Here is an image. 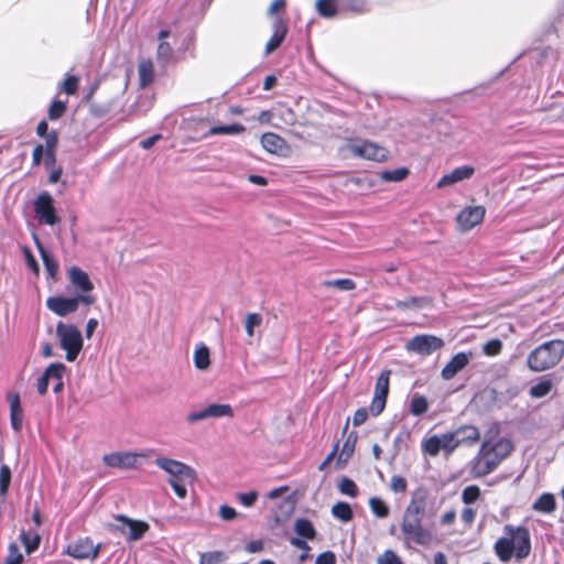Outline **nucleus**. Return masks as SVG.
Returning <instances> with one entry per match:
<instances>
[{
    "label": "nucleus",
    "instance_id": "1",
    "mask_svg": "<svg viewBox=\"0 0 564 564\" xmlns=\"http://www.w3.org/2000/svg\"><path fill=\"white\" fill-rule=\"evenodd\" d=\"M513 445L507 438H500L491 444L487 437L471 462V473L475 477H485L492 473L499 464L512 452Z\"/></svg>",
    "mask_w": 564,
    "mask_h": 564
},
{
    "label": "nucleus",
    "instance_id": "2",
    "mask_svg": "<svg viewBox=\"0 0 564 564\" xmlns=\"http://www.w3.org/2000/svg\"><path fill=\"white\" fill-rule=\"evenodd\" d=\"M564 356V340L552 339L534 348L528 356L530 370L541 372L555 367Z\"/></svg>",
    "mask_w": 564,
    "mask_h": 564
},
{
    "label": "nucleus",
    "instance_id": "3",
    "mask_svg": "<svg viewBox=\"0 0 564 564\" xmlns=\"http://www.w3.org/2000/svg\"><path fill=\"white\" fill-rule=\"evenodd\" d=\"M154 464L170 475L167 482L173 488L175 495L178 498L184 499L187 495L184 481L186 479L193 480L195 477V470L180 460L164 456L155 458Z\"/></svg>",
    "mask_w": 564,
    "mask_h": 564
},
{
    "label": "nucleus",
    "instance_id": "4",
    "mask_svg": "<svg viewBox=\"0 0 564 564\" xmlns=\"http://www.w3.org/2000/svg\"><path fill=\"white\" fill-rule=\"evenodd\" d=\"M437 510L436 499L431 497L427 489L417 488L413 491L402 519L423 521L425 518H433Z\"/></svg>",
    "mask_w": 564,
    "mask_h": 564
},
{
    "label": "nucleus",
    "instance_id": "5",
    "mask_svg": "<svg viewBox=\"0 0 564 564\" xmlns=\"http://www.w3.org/2000/svg\"><path fill=\"white\" fill-rule=\"evenodd\" d=\"M401 540L404 547L413 545L430 546L434 541L433 532L423 525L421 520L402 519L400 524Z\"/></svg>",
    "mask_w": 564,
    "mask_h": 564
},
{
    "label": "nucleus",
    "instance_id": "6",
    "mask_svg": "<svg viewBox=\"0 0 564 564\" xmlns=\"http://www.w3.org/2000/svg\"><path fill=\"white\" fill-rule=\"evenodd\" d=\"M56 336L61 348L66 352V360L69 362L75 361L84 345L80 330L73 324L58 322L56 324Z\"/></svg>",
    "mask_w": 564,
    "mask_h": 564
},
{
    "label": "nucleus",
    "instance_id": "7",
    "mask_svg": "<svg viewBox=\"0 0 564 564\" xmlns=\"http://www.w3.org/2000/svg\"><path fill=\"white\" fill-rule=\"evenodd\" d=\"M96 297L91 294H76L75 296H50L46 300V307L57 316H66L78 310L79 304L91 305Z\"/></svg>",
    "mask_w": 564,
    "mask_h": 564
},
{
    "label": "nucleus",
    "instance_id": "8",
    "mask_svg": "<svg viewBox=\"0 0 564 564\" xmlns=\"http://www.w3.org/2000/svg\"><path fill=\"white\" fill-rule=\"evenodd\" d=\"M503 532L512 539L511 543L514 545L513 552L517 560L525 558L531 551V540L528 529L524 527L506 524L503 527Z\"/></svg>",
    "mask_w": 564,
    "mask_h": 564
},
{
    "label": "nucleus",
    "instance_id": "9",
    "mask_svg": "<svg viewBox=\"0 0 564 564\" xmlns=\"http://www.w3.org/2000/svg\"><path fill=\"white\" fill-rule=\"evenodd\" d=\"M444 346V340L434 335H416L411 338L405 349L422 356H429Z\"/></svg>",
    "mask_w": 564,
    "mask_h": 564
},
{
    "label": "nucleus",
    "instance_id": "10",
    "mask_svg": "<svg viewBox=\"0 0 564 564\" xmlns=\"http://www.w3.org/2000/svg\"><path fill=\"white\" fill-rule=\"evenodd\" d=\"M346 148L355 156L367 160L381 162L388 158V151L384 148L370 141L351 142Z\"/></svg>",
    "mask_w": 564,
    "mask_h": 564
},
{
    "label": "nucleus",
    "instance_id": "11",
    "mask_svg": "<svg viewBox=\"0 0 564 564\" xmlns=\"http://www.w3.org/2000/svg\"><path fill=\"white\" fill-rule=\"evenodd\" d=\"M35 216L40 223L53 226L59 221L53 205V197L50 193H41L34 202Z\"/></svg>",
    "mask_w": 564,
    "mask_h": 564
},
{
    "label": "nucleus",
    "instance_id": "12",
    "mask_svg": "<svg viewBox=\"0 0 564 564\" xmlns=\"http://www.w3.org/2000/svg\"><path fill=\"white\" fill-rule=\"evenodd\" d=\"M390 375V370H383L377 378L375 393L370 404V412L376 416L379 415L386 406L389 393Z\"/></svg>",
    "mask_w": 564,
    "mask_h": 564
},
{
    "label": "nucleus",
    "instance_id": "13",
    "mask_svg": "<svg viewBox=\"0 0 564 564\" xmlns=\"http://www.w3.org/2000/svg\"><path fill=\"white\" fill-rule=\"evenodd\" d=\"M99 545H95L89 538L79 539L68 544L66 553L76 558H96L99 554Z\"/></svg>",
    "mask_w": 564,
    "mask_h": 564
},
{
    "label": "nucleus",
    "instance_id": "14",
    "mask_svg": "<svg viewBox=\"0 0 564 564\" xmlns=\"http://www.w3.org/2000/svg\"><path fill=\"white\" fill-rule=\"evenodd\" d=\"M486 209L482 206H469L464 208L457 216V225L463 231H467L480 224L485 217Z\"/></svg>",
    "mask_w": 564,
    "mask_h": 564
},
{
    "label": "nucleus",
    "instance_id": "15",
    "mask_svg": "<svg viewBox=\"0 0 564 564\" xmlns=\"http://www.w3.org/2000/svg\"><path fill=\"white\" fill-rule=\"evenodd\" d=\"M116 519L121 522V525H113L112 528L127 534L129 540H139L149 528L144 522L133 521L121 514L117 516Z\"/></svg>",
    "mask_w": 564,
    "mask_h": 564
},
{
    "label": "nucleus",
    "instance_id": "16",
    "mask_svg": "<svg viewBox=\"0 0 564 564\" xmlns=\"http://www.w3.org/2000/svg\"><path fill=\"white\" fill-rule=\"evenodd\" d=\"M68 279L70 284L78 292L77 294H90L94 290V284L89 275L78 267H70L68 269Z\"/></svg>",
    "mask_w": 564,
    "mask_h": 564
},
{
    "label": "nucleus",
    "instance_id": "17",
    "mask_svg": "<svg viewBox=\"0 0 564 564\" xmlns=\"http://www.w3.org/2000/svg\"><path fill=\"white\" fill-rule=\"evenodd\" d=\"M475 173V169L469 165H463L454 169L451 173L443 175L436 186L437 188L447 187L458 182L470 178Z\"/></svg>",
    "mask_w": 564,
    "mask_h": 564
},
{
    "label": "nucleus",
    "instance_id": "18",
    "mask_svg": "<svg viewBox=\"0 0 564 564\" xmlns=\"http://www.w3.org/2000/svg\"><path fill=\"white\" fill-rule=\"evenodd\" d=\"M261 144L271 154L284 155L289 150L285 140L274 132L263 133Z\"/></svg>",
    "mask_w": 564,
    "mask_h": 564
},
{
    "label": "nucleus",
    "instance_id": "19",
    "mask_svg": "<svg viewBox=\"0 0 564 564\" xmlns=\"http://www.w3.org/2000/svg\"><path fill=\"white\" fill-rule=\"evenodd\" d=\"M471 352L456 354L442 369V378L444 380L453 379L460 370H463L469 362Z\"/></svg>",
    "mask_w": 564,
    "mask_h": 564
},
{
    "label": "nucleus",
    "instance_id": "20",
    "mask_svg": "<svg viewBox=\"0 0 564 564\" xmlns=\"http://www.w3.org/2000/svg\"><path fill=\"white\" fill-rule=\"evenodd\" d=\"M171 36V32L167 30H162L159 32L158 40L159 45L156 50V59L160 64L166 65L169 64L174 56V51L172 44L166 40Z\"/></svg>",
    "mask_w": 564,
    "mask_h": 564
},
{
    "label": "nucleus",
    "instance_id": "21",
    "mask_svg": "<svg viewBox=\"0 0 564 564\" xmlns=\"http://www.w3.org/2000/svg\"><path fill=\"white\" fill-rule=\"evenodd\" d=\"M457 447L459 445H474L480 440V432L474 425H463L453 431Z\"/></svg>",
    "mask_w": 564,
    "mask_h": 564
},
{
    "label": "nucleus",
    "instance_id": "22",
    "mask_svg": "<svg viewBox=\"0 0 564 564\" xmlns=\"http://www.w3.org/2000/svg\"><path fill=\"white\" fill-rule=\"evenodd\" d=\"M288 33V25L281 18H276L273 22V34L265 45V55L271 54L275 51L283 42Z\"/></svg>",
    "mask_w": 564,
    "mask_h": 564
},
{
    "label": "nucleus",
    "instance_id": "23",
    "mask_svg": "<svg viewBox=\"0 0 564 564\" xmlns=\"http://www.w3.org/2000/svg\"><path fill=\"white\" fill-rule=\"evenodd\" d=\"M138 455L134 453H111L104 456V462L110 467L130 468L137 465Z\"/></svg>",
    "mask_w": 564,
    "mask_h": 564
},
{
    "label": "nucleus",
    "instance_id": "24",
    "mask_svg": "<svg viewBox=\"0 0 564 564\" xmlns=\"http://www.w3.org/2000/svg\"><path fill=\"white\" fill-rule=\"evenodd\" d=\"M10 403V421L11 426L15 432H20L23 425V410L21 406L20 397L18 393L9 394Z\"/></svg>",
    "mask_w": 564,
    "mask_h": 564
},
{
    "label": "nucleus",
    "instance_id": "25",
    "mask_svg": "<svg viewBox=\"0 0 564 564\" xmlns=\"http://www.w3.org/2000/svg\"><path fill=\"white\" fill-rule=\"evenodd\" d=\"M357 433L351 432L345 440L341 451L338 454L337 460H336V469H341L345 467L349 458L352 456L355 452V447L357 444Z\"/></svg>",
    "mask_w": 564,
    "mask_h": 564
},
{
    "label": "nucleus",
    "instance_id": "26",
    "mask_svg": "<svg viewBox=\"0 0 564 564\" xmlns=\"http://www.w3.org/2000/svg\"><path fill=\"white\" fill-rule=\"evenodd\" d=\"M512 539L506 534L498 539L495 543V552L501 562H509L513 555L514 545L511 543Z\"/></svg>",
    "mask_w": 564,
    "mask_h": 564
},
{
    "label": "nucleus",
    "instance_id": "27",
    "mask_svg": "<svg viewBox=\"0 0 564 564\" xmlns=\"http://www.w3.org/2000/svg\"><path fill=\"white\" fill-rule=\"evenodd\" d=\"M34 241H35L37 250L41 254V258L44 262V265H45L48 276L51 279H55L57 270H58L57 262L53 259V257L50 254V252L45 250V248L42 246V243L40 242V240L36 236H34Z\"/></svg>",
    "mask_w": 564,
    "mask_h": 564
},
{
    "label": "nucleus",
    "instance_id": "28",
    "mask_svg": "<svg viewBox=\"0 0 564 564\" xmlns=\"http://www.w3.org/2000/svg\"><path fill=\"white\" fill-rule=\"evenodd\" d=\"M207 419L232 417L234 410L227 403H210L205 406Z\"/></svg>",
    "mask_w": 564,
    "mask_h": 564
},
{
    "label": "nucleus",
    "instance_id": "29",
    "mask_svg": "<svg viewBox=\"0 0 564 564\" xmlns=\"http://www.w3.org/2000/svg\"><path fill=\"white\" fill-rule=\"evenodd\" d=\"M194 366L198 370H206L210 366V352L209 348L200 343L196 346L194 351Z\"/></svg>",
    "mask_w": 564,
    "mask_h": 564
},
{
    "label": "nucleus",
    "instance_id": "30",
    "mask_svg": "<svg viewBox=\"0 0 564 564\" xmlns=\"http://www.w3.org/2000/svg\"><path fill=\"white\" fill-rule=\"evenodd\" d=\"M140 85L145 87L154 80V65L151 59H142L138 66Z\"/></svg>",
    "mask_w": 564,
    "mask_h": 564
},
{
    "label": "nucleus",
    "instance_id": "31",
    "mask_svg": "<svg viewBox=\"0 0 564 564\" xmlns=\"http://www.w3.org/2000/svg\"><path fill=\"white\" fill-rule=\"evenodd\" d=\"M555 507L556 502L554 496L547 492L540 496L532 506L533 510L542 513L553 512Z\"/></svg>",
    "mask_w": 564,
    "mask_h": 564
},
{
    "label": "nucleus",
    "instance_id": "32",
    "mask_svg": "<svg viewBox=\"0 0 564 564\" xmlns=\"http://www.w3.org/2000/svg\"><path fill=\"white\" fill-rule=\"evenodd\" d=\"M294 530L300 536L304 539L313 540L316 535V531L312 522L304 518L297 519L295 521Z\"/></svg>",
    "mask_w": 564,
    "mask_h": 564
},
{
    "label": "nucleus",
    "instance_id": "33",
    "mask_svg": "<svg viewBox=\"0 0 564 564\" xmlns=\"http://www.w3.org/2000/svg\"><path fill=\"white\" fill-rule=\"evenodd\" d=\"M20 539L28 554L34 552L41 542V536L37 533H31L26 531L21 532Z\"/></svg>",
    "mask_w": 564,
    "mask_h": 564
},
{
    "label": "nucleus",
    "instance_id": "34",
    "mask_svg": "<svg viewBox=\"0 0 564 564\" xmlns=\"http://www.w3.org/2000/svg\"><path fill=\"white\" fill-rule=\"evenodd\" d=\"M332 514L343 522H348L352 519V510L347 502H337L332 508Z\"/></svg>",
    "mask_w": 564,
    "mask_h": 564
},
{
    "label": "nucleus",
    "instance_id": "35",
    "mask_svg": "<svg viewBox=\"0 0 564 564\" xmlns=\"http://www.w3.org/2000/svg\"><path fill=\"white\" fill-rule=\"evenodd\" d=\"M337 0H317L316 10L324 18H332L337 12Z\"/></svg>",
    "mask_w": 564,
    "mask_h": 564
},
{
    "label": "nucleus",
    "instance_id": "36",
    "mask_svg": "<svg viewBox=\"0 0 564 564\" xmlns=\"http://www.w3.org/2000/svg\"><path fill=\"white\" fill-rule=\"evenodd\" d=\"M369 507L372 511V513L377 517V518H387L389 516V507L386 505V502L378 498V497H371L369 499Z\"/></svg>",
    "mask_w": 564,
    "mask_h": 564
},
{
    "label": "nucleus",
    "instance_id": "37",
    "mask_svg": "<svg viewBox=\"0 0 564 564\" xmlns=\"http://www.w3.org/2000/svg\"><path fill=\"white\" fill-rule=\"evenodd\" d=\"M245 131V127L239 123L227 126H215L209 129V134H238Z\"/></svg>",
    "mask_w": 564,
    "mask_h": 564
},
{
    "label": "nucleus",
    "instance_id": "38",
    "mask_svg": "<svg viewBox=\"0 0 564 564\" xmlns=\"http://www.w3.org/2000/svg\"><path fill=\"white\" fill-rule=\"evenodd\" d=\"M552 381L543 380L530 388V395L532 398H543L549 394L552 390Z\"/></svg>",
    "mask_w": 564,
    "mask_h": 564
},
{
    "label": "nucleus",
    "instance_id": "39",
    "mask_svg": "<svg viewBox=\"0 0 564 564\" xmlns=\"http://www.w3.org/2000/svg\"><path fill=\"white\" fill-rule=\"evenodd\" d=\"M66 367L62 362H53L44 371L45 376L50 380H62L65 373Z\"/></svg>",
    "mask_w": 564,
    "mask_h": 564
},
{
    "label": "nucleus",
    "instance_id": "40",
    "mask_svg": "<svg viewBox=\"0 0 564 564\" xmlns=\"http://www.w3.org/2000/svg\"><path fill=\"white\" fill-rule=\"evenodd\" d=\"M23 555L15 543H10L8 546V555L0 564H22Z\"/></svg>",
    "mask_w": 564,
    "mask_h": 564
},
{
    "label": "nucleus",
    "instance_id": "41",
    "mask_svg": "<svg viewBox=\"0 0 564 564\" xmlns=\"http://www.w3.org/2000/svg\"><path fill=\"white\" fill-rule=\"evenodd\" d=\"M429 410V402L425 397H414L410 404V411L413 415H422Z\"/></svg>",
    "mask_w": 564,
    "mask_h": 564
},
{
    "label": "nucleus",
    "instance_id": "42",
    "mask_svg": "<svg viewBox=\"0 0 564 564\" xmlns=\"http://www.w3.org/2000/svg\"><path fill=\"white\" fill-rule=\"evenodd\" d=\"M422 449L430 456H436L441 452L440 440L437 435H433L429 438L423 440Z\"/></svg>",
    "mask_w": 564,
    "mask_h": 564
},
{
    "label": "nucleus",
    "instance_id": "43",
    "mask_svg": "<svg viewBox=\"0 0 564 564\" xmlns=\"http://www.w3.org/2000/svg\"><path fill=\"white\" fill-rule=\"evenodd\" d=\"M262 323V316L258 313H248L245 319V329L249 337L254 335V328Z\"/></svg>",
    "mask_w": 564,
    "mask_h": 564
},
{
    "label": "nucleus",
    "instance_id": "44",
    "mask_svg": "<svg viewBox=\"0 0 564 564\" xmlns=\"http://www.w3.org/2000/svg\"><path fill=\"white\" fill-rule=\"evenodd\" d=\"M431 305V300L427 297H410L405 301L397 302V307H426Z\"/></svg>",
    "mask_w": 564,
    "mask_h": 564
},
{
    "label": "nucleus",
    "instance_id": "45",
    "mask_svg": "<svg viewBox=\"0 0 564 564\" xmlns=\"http://www.w3.org/2000/svg\"><path fill=\"white\" fill-rule=\"evenodd\" d=\"M338 489L343 495H347L351 498L357 497L358 487L351 479L344 477L338 484Z\"/></svg>",
    "mask_w": 564,
    "mask_h": 564
},
{
    "label": "nucleus",
    "instance_id": "46",
    "mask_svg": "<svg viewBox=\"0 0 564 564\" xmlns=\"http://www.w3.org/2000/svg\"><path fill=\"white\" fill-rule=\"evenodd\" d=\"M341 8L357 13H362L369 10V6L366 0H344L341 2Z\"/></svg>",
    "mask_w": 564,
    "mask_h": 564
},
{
    "label": "nucleus",
    "instance_id": "47",
    "mask_svg": "<svg viewBox=\"0 0 564 564\" xmlns=\"http://www.w3.org/2000/svg\"><path fill=\"white\" fill-rule=\"evenodd\" d=\"M323 284L327 288H336L340 291H350L356 288V284L351 279L328 280L325 281Z\"/></svg>",
    "mask_w": 564,
    "mask_h": 564
},
{
    "label": "nucleus",
    "instance_id": "48",
    "mask_svg": "<svg viewBox=\"0 0 564 564\" xmlns=\"http://www.w3.org/2000/svg\"><path fill=\"white\" fill-rule=\"evenodd\" d=\"M437 437L440 440L441 451L452 453L457 447L453 432L437 435Z\"/></svg>",
    "mask_w": 564,
    "mask_h": 564
},
{
    "label": "nucleus",
    "instance_id": "49",
    "mask_svg": "<svg viewBox=\"0 0 564 564\" xmlns=\"http://www.w3.org/2000/svg\"><path fill=\"white\" fill-rule=\"evenodd\" d=\"M11 481V470L7 465L0 468V496L7 495Z\"/></svg>",
    "mask_w": 564,
    "mask_h": 564
},
{
    "label": "nucleus",
    "instance_id": "50",
    "mask_svg": "<svg viewBox=\"0 0 564 564\" xmlns=\"http://www.w3.org/2000/svg\"><path fill=\"white\" fill-rule=\"evenodd\" d=\"M409 171L405 167L395 169L393 171H386L381 174L382 180L389 182H400L406 177Z\"/></svg>",
    "mask_w": 564,
    "mask_h": 564
},
{
    "label": "nucleus",
    "instance_id": "51",
    "mask_svg": "<svg viewBox=\"0 0 564 564\" xmlns=\"http://www.w3.org/2000/svg\"><path fill=\"white\" fill-rule=\"evenodd\" d=\"M66 111V102L61 100H54L48 108V118L51 120L59 119Z\"/></svg>",
    "mask_w": 564,
    "mask_h": 564
},
{
    "label": "nucleus",
    "instance_id": "52",
    "mask_svg": "<svg viewBox=\"0 0 564 564\" xmlns=\"http://www.w3.org/2000/svg\"><path fill=\"white\" fill-rule=\"evenodd\" d=\"M480 496V489L477 486H468L462 492V500L466 505L475 502Z\"/></svg>",
    "mask_w": 564,
    "mask_h": 564
},
{
    "label": "nucleus",
    "instance_id": "53",
    "mask_svg": "<svg viewBox=\"0 0 564 564\" xmlns=\"http://www.w3.org/2000/svg\"><path fill=\"white\" fill-rule=\"evenodd\" d=\"M78 78L76 76H67L61 84V89L67 95H74L78 88Z\"/></svg>",
    "mask_w": 564,
    "mask_h": 564
},
{
    "label": "nucleus",
    "instance_id": "54",
    "mask_svg": "<svg viewBox=\"0 0 564 564\" xmlns=\"http://www.w3.org/2000/svg\"><path fill=\"white\" fill-rule=\"evenodd\" d=\"M501 348L502 344L499 339H491L484 345L482 351L487 356H496L501 351Z\"/></svg>",
    "mask_w": 564,
    "mask_h": 564
},
{
    "label": "nucleus",
    "instance_id": "55",
    "mask_svg": "<svg viewBox=\"0 0 564 564\" xmlns=\"http://www.w3.org/2000/svg\"><path fill=\"white\" fill-rule=\"evenodd\" d=\"M378 564H403L400 557L391 550H387L378 557Z\"/></svg>",
    "mask_w": 564,
    "mask_h": 564
},
{
    "label": "nucleus",
    "instance_id": "56",
    "mask_svg": "<svg viewBox=\"0 0 564 564\" xmlns=\"http://www.w3.org/2000/svg\"><path fill=\"white\" fill-rule=\"evenodd\" d=\"M390 488L394 492H404L408 488L406 479L398 475L392 476L390 481Z\"/></svg>",
    "mask_w": 564,
    "mask_h": 564
},
{
    "label": "nucleus",
    "instance_id": "57",
    "mask_svg": "<svg viewBox=\"0 0 564 564\" xmlns=\"http://www.w3.org/2000/svg\"><path fill=\"white\" fill-rule=\"evenodd\" d=\"M205 420H208L205 406L197 411H192L186 415V422L188 424H194V423L205 421Z\"/></svg>",
    "mask_w": 564,
    "mask_h": 564
},
{
    "label": "nucleus",
    "instance_id": "58",
    "mask_svg": "<svg viewBox=\"0 0 564 564\" xmlns=\"http://www.w3.org/2000/svg\"><path fill=\"white\" fill-rule=\"evenodd\" d=\"M257 497L258 495L256 491L238 494L237 496L240 503L243 505L245 507H251L256 502Z\"/></svg>",
    "mask_w": 564,
    "mask_h": 564
},
{
    "label": "nucleus",
    "instance_id": "59",
    "mask_svg": "<svg viewBox=\"0 0 564 564\" xmlns=\"http://www.w3.org/2000/svg\"><path fill=\"white\" fill-rule=\"evenodd\" d=\"M315 564H336V556L330 551L323 552L316 557Z\"/></svg>",
    "mask_w": 564,
    "mask_h": 564
},
{
    "label": "nucleus",
    "instance_id": "60",
    "mask_svg": "<svg viewBox=\"0 0 564 564\" xmlns=\"http://www.w3.org/2000/svg\"><path fill=\"white\" fill-rule=\"evenodd\" d=\"M368 419V411L365 408L358 409L352 417V423L355 426H359L364 424Z\"/></svg>",
    "mask_w": 564,
    "mask_h": 564
},
{
    "label": "nucleus",
    "instance_id": "61",
    "mask_svg": "<svg viewBox=\"0 0 564 564\" xmlns=\"http://www.w3.org/2000/svg\"><path fill=\"white\" fill-rule=\"evenodd\" d=\"M219 516L221 517V519L229 521L237 516V512L234 508L224 505L219 508Z\"/></svg>",
    "mask_w": 564,
    "mask_h": 564
},
{
    "label": "nucleus",
    "instance_id": "62",
    "mask_svg": "<svg viewBox=\"0 0 564 564\" xmlns=\"http://www.w3.org/2000/svg\"><path fill=\"white\" fill-rule=\"evenodd\" d=\"M24 256H25V260H26V264L28 267L34 272V273H39V264L35 260V258L33 257V254L31 253V251L25 248L24 249Z\"/></svg>",
    "mask_w": 564,
    "mask_h": 564
},
{
    "label": "nucleus",
    "instance_id": "63",
    "mask_svg": "<svg viewBox=\"0 0 564 564\" xmlns=\"http://www.w3.org/2000/svg\"><path fill=\"white\" fill-rule=\"evenodd\" d=\"M462 520L465 524L470 525L476 517V511L473 508H465L462 512Z\"/></svg>",
    "mask_w": 564,
    "mask_h": 564
},
{
    "label": "nucleus",
    "instance_id": "64",
    "mask_svg": "<svg viewBox=\"0 0 564 564\" xmlns=\"http://www.w3.org/2000/svg\"><path fill=\"white\" fill-rule=\"evenodd\" d=\"M219 553H206L200 556V564H218Z\"/></svg>",
    "mask_w": 564,
    "mask_h": 564
}]
</instances>
